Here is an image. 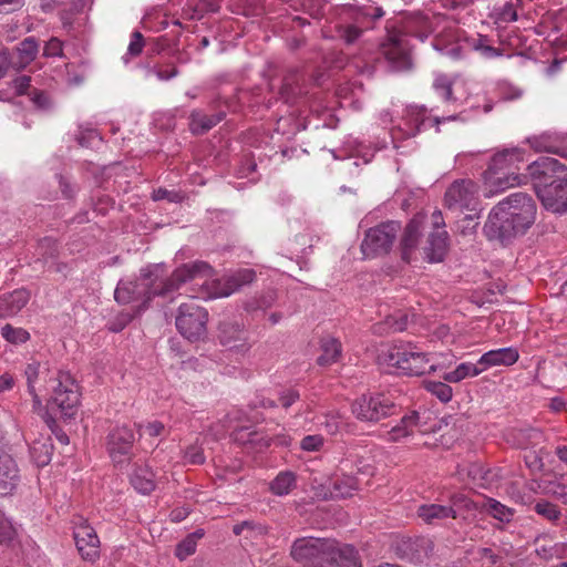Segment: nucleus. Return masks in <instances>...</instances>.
Instances as JSON below:
<instances>
[{"label": "nucleus", "instance_id": "f257e3e1", "mask_svg": "<svg viewBox=\"0 0 567 567\" xmlns=\"http://www.w3.org/2000/svg\"><path fill=\"white\" fill-rule=\"evenodd\" d=\"M212 276V266L200 260L183 264L166 278L156 276L151 279V274L144 275V287H147L144 290V298L168 297L183 285L197 281H202L200 293L197 297L203 299L228 297L241 287L251 284L256 278V272L254 269L244 268L223 279L208 282Z\"/></svg>", "mask_w": 567, "mask_h": 567}, {"label": "nucleus", "instance_id": "f03ea898", "mask_svg": "<svg viewBox=\"0 0 567 567\" xmlns=\"http://www.w3.org/2000/svg\"><path fill=\"white\" fill-rule=\"evenodd\" d=\"M378 360L380 364L396 368L409 377H419L444 368L436 353H426L411 342L392 344L379 354Z\"/></svg>", "mask_w": 567, "mask_h": 567}, {"label": "nucleus", "instance_id": "7ed1b4c3", "mask_svg": "<svg viewBox=\"0 0 567 567\" xmlns=\"http://www.w3.org/2000/svg\"><path fill=\"white\" fill-rule=\"evenodd\" d=\"M48 389L51 391L48 408L59 410L64 419H73L80 404V391L71 374L56 372L48 380Z\"/></svg>", "mask_w": 567, "mask_h": 567}, {"label": "nucleus", "instance_id": "20e7f679", "mask_svg": "<svg viewBox=\"0 0 567 567\" xmlns=\"http://www.w3.org/2000/svg\"><path fill=\"white\" fill-rule=\"evenodd\" d=\"M199 293L179 305L175 320L178 332L189 341L202 340L207 333L208 312L194 300Z\"/></svg>", "mask_w": 567, "mask_h": 567}, {"label": "nucleus", "instance_id": "39448f33", "mask_svg": "<svg viewBox=\"0 0 567 567\" xmlns=\"http://www.w3.org/2000/svg\"><path fill=\"white\" fill-rule=\"evenodd\" d=\"M332 539L318 537L297 538L290 548V556L297 563L326 567L324 563L331 550Z\"/></svg>", "mask_w": 567, "mask_h": 567}, {"label": "nucleus", "instance_id": "423d86ee", "mask_svg": "<svg viewBox=\"0 0 567 567\" xmlns=\"http://www.w3.org/2000/svg\"><path fill=\"white\" fill-rule=\"evenodd\" d=\"M352 413L360 421L379 422L380 420L396 413L394 401L382 393L375 395H362L352 403Z\"/></svg>", "mask_w": 567, "mask_h": 567}, {"label": "nucleus", "instance_id": "0eeeda50", "mask_svg": "<svg viewBox=\"0 0 567 567\" xmlns=\"http://www.w3.org/2000/svg\"><path fill=\"white\" fill-rule=\"evenodd\" d=\"M504 206V210L509 218L519 228L523 234L532 226L536 217V204L534 199L525 193H514L498 203Z\"/></svg>", "mask_w": 567, "mask_h": 567}, {"label": "nucleus", "instance_id": "6e6552de", "mask_svg": "<svg viewBox=\"0 0 567 567\" xmlns=\"http://www.w3.org/2000/svg\"><path fill=\"white\" fill-rule=\"evenodd\" d=\"M535 192L551 186L557 179L567 176V166L554 157L543 156L527 166Z\"/></svg>", "mask_w": 567, "mask_h": 567}, {"label": "nucleus", "instance_id": "1a4fd4ad", "mask_svg": "<svg viewBox=\"0 0 567 567\" xmlns=\"http://www.w3.org/2000/svg\"><path fill=\"white\" fill-rule=\"evenodd\" d=\"M399 225L394 221L383 223L377 227L370 228L361 244V250L365 257H373L389 252L391 249Z\"/></svg>", "mask_w": 567, "mask_h": 567}, {"label": "nucleus", "instance_id": "9d476101", "mask_svg": "<svg viewBox=\"0 0 567 567\" xmlns=\"http://www.w3.org/2000/svg\"><path fill=\"white\" fill-rule=\"evenodd\" d=\"M484 234L489 240H497L504 244L523 234V231L516 228L514 221L504 210V206L497 204L488 215L484 225Z\"/></svg>", "mask_w": 567, "mask_h": 567}, {"label": "nucleus", "instance_id": "9b49d317", "mask_svg": "<svg viewBox=\"0 0 567 567\" xmlns=\"http://www.w3.org/2000/svg\"><path fill=\"white\" fill-rule=\"evenodd\" d=\"M424 223L425 216L416 215L410 220L403 231L400 243L401 258L408 264L417 260V255H420L421 258L425 260L423 248L421 250L419 249V243L422 236V230L424 228Z\"/></svg>", "mask_w": 567, "mask_h": 567}, {"label": "nucleus", "instance_id": "f8f14e48", "mask_svg": "<svg viewBox=\"0 0 567 567\" xmlns=\"http://www.w3.org/2000/svg\"><path fill=\"white\" fill-rule=\"evenodd\" d=\"M432 224L435 230L429 235L423 247L424 259L427 262H440L447 251V233L442 229L445 224L440 210L433 212Z\"/></svg>", "mask_w": 567, "mask_h": 567}, {"label": "nucleus", "instance_id": "ddd939ff", "mask_svg": "<svg viewBox=\"0 0 567 567\" xmlns=\"http://www.w3.org/2000/svg\"><path fill=\"white\" fill-rule=\"evenodd\" d=\"M134 443L133 431L126 426L113 429L107 436V451L114 463L121 464L130 460Z\"/></svg>", "mask_w": 567, "mask_h": 567}, {"label": "nucleus", "instance_id": "4468645a", "mask_svg": "<svg viewBox=\"0 0 567 567\" xmlns=\"http://www.w3.org/2000/svg\"><path fill=\"white\" fill-rule=\"evenodd\" d=\"M74 542L83 560L94 563L100 557V539L85 522L74 528Z\"/></svg>", "mask_w": 567, "mask_h": 567}, {"label": "nucleus", "instance_id": "2eb2a0df", "mask_svg": "<svg viewBox=\"0 0 567 567\" xmlns=\"http://www.w3.org/2000/svg\"><path fill=\"white\" fill-rule=\"evenodd\" d=\"M556 182L551 186L542 188L536 194L547 210L564 214L567 212V176Z\"/></svg>", "mask_w": 567, "mask_h": 567}, {"label": "nucleus", "instance_id": "dca6fc26", "mask_svg": "<svg viewBox=\"0 0 567 567\" xmlns=\"http://www.w3.org/2000/svg\"><path fill=\"white\" fill-rule=\"evenodd\" d=\"M476 185L472 181H456L445 193V202L450 207L468 208L476 200Z\"/></svg>", "mask_w": 567, "mask_h": 567}, {"label": "nucleus", "instance_id": "f3484780", "mask_svg": "<svg viewBox=\"0 0 567 567\" xmlns=\"http://www.w3.org/2000/svg\"><path fill=\"white\" fill-rule=\"evenodd\" d=\"M429 429L425 427V421L416 411L404 415L400 423L386 432V440L390 442H398L410 435L417 433H426Z\"/></svg>", "mask_w": 567, "mask_h": 567}, {"label": "nucleus", "instance_id": "a211bd4d", "mask_svg": "<svg viewBox=\"0 0 567 567\" xmlns=\"http://www.w3.org/2000/svg\"><path fill=\"white\" fill-rule=\"evenodd\" d=\"M382 53L396 71L408 70L411 68V56L408 43L401 38H391L383 45Z\"/></svg>", "mask_w": 567, "mask_h": 567}, {"label": "nucleus", "instance_id": "6ab92c4d", "mask_svg": "<svg viewBox=\"0 0 567 567\" xmlns=\"http://www.w3.org/2000/svg\"><path fill=\"white\" fill-rule=\"evenodd\" d=\"M326 567H362L358 551L351 545H339L332 539L331 550L324 563Z\"/></svg>", "mask_w": 567, "mask_h": 567}, {"label": "nucleus", "instance_id": "aec40b11", "mask_svg": "<svg viewBox=\"0 0 567 567\" xmlns=\"http://www.w3.org/2000/svg\"><path fill=\"white\" fill-rule=\"evenodd\" d=\"M218 338L225 347L236 350H246V332L244 326L237 321H223L218 327Z\"/></svg>", "mask_w": 567, "mask_h": 567}, {"label": "nucleus", "instance_id": "412c9836", "mask_svg": "<svg viewBox=\"0 0 567 567\" xmlns=\"http://www.w3.org/2000/svg\"><path fill=\"white\" fill-rule=\"evenodd\" d=\"M485 183L489 193L496 194L506 190L515 185H520L526 176L515 172H504L487 168L484 173Z\"/></svg>", "mask_w": 567, "mask_h": 567}, {"label": "nucleus", "instance_id": "4be33fe9", "mask_svg": "<svg viewBox=\"0 0 567 567\" xmlns=\"http://www.w3.org/2000/svg\"><path fill=\"white\" fill-rule=\"evenodd\" d=\"M19 482V471L14 460L0 451V496L10 495Z\"/></svg>", "mask_w": 567, "mask_h": 567}, {"label": "nucleus", "instance_id": "5701e85b", "mask_svg": "<svg viewBox=\"0 0 567 567\" xmlns=\"http://www.w3.org/2000/svg\"><path fill=\"white\" fill-rule=\"evenodd\" d=\"M519 358L518 350L513 347L499 348L485 352L480 359L478 364L483 372L492 367L505 365L509 367L517 362Z\"/></svg>", "mask_w": 567, "mask_h": 567}, {"label": "nucleus", "instance_id": "b1692460", "mask_svg": "<svg viewBox=\"0 0 567 567\" xmlns=\"http://www.w3.org/2000/svg\"><path fill=\"white\" fill-rule=\"evenodd\" d=\"M30 292L25 289H17L0 296V319L13 317L29 302Z\"/></svg>", "mask_w": 567, "mask_h": 567}, {"label": "nucleus", "instance_id": "393cba45", "mask_svg": "<svg viewBox=\"0 0 567 567\" xmlns=\"http://www.w3.org/2000/svg\"><path fill=\"white\" fill-rule=\"evenodd\" d=\"M524 161V152L518 147L504 148L497 152L491 159L489 169L514 172L518 163Z\"/></svg>", "mask_w": 567, "mask_h": 567}, {"label": "nucleus", "instance_id": "a878e982", "mask_svg": "<svg viewBox=\"0 0 567 567\" xmlns=\"http://www.w3.org/2000/svg\"><path fill=\"white\" fill-rule=\"evenodd\" d=\"M40 42L34 37L23 39L16 48L18 60H14V70L19 71L33 62L39 53Z\"/></svg>", "mask_w": 567, "mask_h": 567}, {"label": "nucleus", "instance_id": "bb28decb", "mask_svg": "<svg viewBox=\"0 0 567 567\" xmlns=\"http://www.w3.org/2000/svg\"><path fill=\"white\" fill-rule=\"evenodd\" d=\"M225 116L224 112H218L212 115L205 114L200 111H193L190 114V131L194 134H204L208 132L210 128L216 126L219 122L223 121Z\"/></svg>", "mask_w": 567, "mask_h": 567}, {"label": "nucleus", "instance_id": "cd10ccee", "mask_svg": "<svg viewBox=\"0 0 567 567\" xmlns=\"http://www.w3.org/2000/svg\"><path fill=\"white\" fill-rule=\"evenodd\" d=\"M320 348L322 353L317 359L319 365H330L336 363L341 357V343L333 337H323L320 341Z\"/></svg>", "mask_w": 567, "mask_h": 567}, {"label": "nucleus", "instance_id": "c85d7f7f", "mask_svg": "<svg viewBox=\"0 0 567 567\" xmlns=\"http://www.w3.org/2000/svg\"><path fill=\"white\" fill-rule=\"evenodd\" d=\"M419 516L427 524H433L435 520L444 518H455V511L452 506L440 504L422 505L417 509Z\"/></svg>", "mask_w": 567, "mask_h": 567}, {"label": "nucleus", "instance_id": "c756f323", "mask_svg": "<svg viewBox=\"0 0 567 567\" xmlns=\"http://www.w3.org/2000/svg\"><path fill=\"white\" fill-rule=\"evenodd\" d=\"M477 508L501 522H509L514 515L512 508L491 497L483 499Z\"/></svg>", "mask_w": 567, "mask_h": 567}, {"label": "nucleus", "instance_id": "7c9ffc66", "mask_svg": "<svg viewBox=\"0 0 567 567\" xmlns=\"http://www.w3.org/2000/svg\"><path fill=\"white\" fill-rule=\"evenodd\" d=\"M483 372L482 367L477 363L463 362L458 364L453 371L443 374L445 382L457 383L468 377H477Z\"/></svg>", "mask_w": 567, "mask_h": 567}, {"label": "nucleus", "instance_id": "2f4dec72", "mask_svg": "<svg viewBox=\"0 0 567 567\" xmlns=\"http://www.w3.org/2000/svg\"><path fill=\"white\" fill-rule=\"evenodd\" d=\"M205 535L204 529L199 528L195 532L188 534L184 539H182L175 547V556L179 560H185L187 557L195 554L197 548V542L202 539Z\"/></svg>", "mask_w": 567, "mask_h": 567}, {"label": "nucleus", "instance_id": "473e14b6", "mask_svg": "<svg viewBox=\"0 0 567 567\" xmlns=\"http://www.w3.org/2000/svg\"><path fill=\"white\" fill-rule=\"evenodd\" d=\"M296 475L290 471L280 472L270 483V491L277 496L288 495L296 487Z\"/></svg>", "mask_w": 567, "mask_h": 567}, {"label": "nucleus", "instance_id": "72a5a7b5", "mask_svg": "<svg viewBox=\"0 0 567 567\" xmlns=\"http://www.w3.org/2000/svg\"><path fill=\"white\" fill-rule=\"evenodd\" d=\"M358 488V480L353 476L344 475L332 481L330 494L334 498H344L351 496Z\"/></svg>", "mask_w": 567, "mask_h": 567}, {"label": "nucleus", "instance_id": "f704fd0d", "mask_svg": "<svg viewBox=\"0 0 567 567\" xmlns=\"http://www.w3.org/2000/svg\"><path fill=\"white\" fill-rule=\"evenodd\" d=\"M534 511L544 519L553 524H556L561 518V512L559 507L546 499L537 501L534 505Z\"/></svg>", "mask_w": 567, "mask_h": 567}, {"label": "nucleus", "instance_id": "c9c22d12", "mask_svg": "<svg viewBox=\"0 0 567 567\" xmlns=\"http://www.w3.org/2000/svg\"><path fill=\"white\" fill-rule=\"evenodd\" d=\"M138 284L133 281H120L114 296L117 302L128 303L136 298Z\"/></svg>", "mask_w": 567, "mask_h": 567}, {"label": "nucleus", "instance_id": "e433bc0d", "mask_svg": "<svg viewBox=\"0 0 567 567\" xmlns=\"http://www.w3.org/2000/svg\"><path fill=\"white\" fill-rule=\"evenodd\" d=\"M235 440L244 444L249 443L260 447L269 446L271 441V439L262 436L258 432H247L246 429L236 431Z\"/></svg>", "mask_w": 567, "mask_h": 567}, {"label": "nucleus", "instance_id": "4c0bfd02", "mask_svg": "<svg viewBox=\"0 0 567 567\" xmlns=\"http://www.w3.org/2000/svg\"><path fill=\"white\" fill-rule=\"evenodd\" d=\"M425 389L443 403L452 400L453 390L445 382L429 381L425 383Z\"/></svg>", "mask_w": 567, "mask_h": 567}, {"label": "nucleus", "instance_id": "58836bf2", "mask_svg": "<svg viewBox=\"0 0 567 567\" xmlns=\"http://www.w3.org/2000/svg\"><path fill=\"white\" fill-rule=\"evenodd\" d=\"M1 336L10 343H24L30 339V333L23 328H16L9 323L2 327Z\"/></svg>", "mask_w": 567, "mask_h": 567}, {"label": "nucleus", "instance_id": "ea45409f", "mask_svg": "<svg viewBox=\"0 0 567 567\" xmlns=\"http://www.w3.org/2000/svg\"><path fill=\"white\" fill-rule=\"evenodd\" d=\"M453 82L444 74H437L433 81L436 93L446 102L453 101Z\"/></svg>", "mask_w": 567, "mask_h": 567}, {"label": "nucleus", "instance_id": "a19ab883", "mask_svg": "<svg viewBox=\"0 0 567 567\" xmlns=\"http://www.w3.org/2000/svg\"><path fill=\"white\" fill-rule=\"evenodd\" d=\"M528 143L530 147H533L536 152H555V145L553 144L550 137L547 135L533 136L528 138Z\"/></svg>", "mask_w": 567, "mask_h": 567}, {"label": "nucleus", "instance_id": "79ce46f5", "mask_svg": "<svg viewBox=\"0 0 567 567\" xmlns=\"http://www.w3.org/2000/svg\"><path fill=\"white\" fill-rule=\"evenodd\" d=\"M44 372L40 370L39 363H30L27 365L24 374L27 378V384H28V392L30 394H34V383L38 380L40 375H42Z\"/></svg>", "mask_w": 567, "mask_h": 567}, {"label": "nucleus", "instance_id": "37998d69", "mask_svg": "<svg viewBox=\"0 0 567 567\" xmlns=\"http://www.w3.org/2000/svg\"><path fill=\"white\" fill-rule=\"evenodd\" d=\"M142 53V32L136 30L133 32L132 40L128 44L127 52L123 55L124 63L128 62V56H138Z\"/></svg>", "mask_w": 567, "mask_h": 567}, {"label": "nucleus", "instance_id": "c03bdc74", "mask_svg": "<svg viewBox=\"0 0 567 567\" xmlns=\"http://www.w3.org/2000/svg\"><path fill=\"white\" fill-rule=\"evenodd\" d=\"M323 445V437L321 435H307L300 442V447L303 451L316 452Z\"/></svg>", "mask_w": 567, "mask_h": 567}, {"label": "nucleus", "instance_id": "a18cd8bd", "mask_svg": "<svg viewBox=\"0 0 567 567\" xmlns=\"http://www.w3.org/2000/svg\"><path fill=\"white\" fill-rule=\"evenodd\" d=\"M16 532L12 524L4 517L0 511V544L10 542Z\"/></svg>", "mask_w": 567, "mask_h": 567}, {"label": "nucleus", "instance_id": "49530a36", "mask_svg": "<svg viewBox=\"0 0 567 567\" xmlns=\"http://www.w3.org/2000/svg\"><path fill=\"white\" fill-rule=\"evenodd\" d=\"M297 83V74L290 73L285 76L282 86H281V95L289 100L290 97L295 96L298 92L295 87V84Z\"/></svg>", "mask_w": 567, "mask_h": 567}, {"label": "nucleus", "instance_id": "de8ad7c7", "mask_svg": "<svg viewBox=\"0 0 567 567\" xmlns=\"http://www.w3.org/2000/svg\"><path fill=\"white\" fill-rule=\"evenodd\" d=\"M184 458H185L186 463H189L193 465L203 464L205 462V455H204L203 449L199 446H195V445L189 446L185 451Z\"/></svg>", "mask_w": 567, "mask_h": 567}, {"label": "nucleus", "instance_id": "09e8293b", "mask_svg": "<svg viewBox=\"0 0 567 567\" xmlns=\"http://www.w3.org/2000/svg\"><path fill=\"white\" fill-rule=\"evenodd\" d=\"M63 44L58 38H51L44 45L43 55L47 58L61 56Z\"/></svg>", "mask_w": 567, "mask_h": 567}, {"label": "nucleus", "instance_id": "8fccbe9b", "mask_svg": "<svg viewBox=\"0 0 567 567\" xmlns=\"http://www.w3.org/2000/svg\"><path fill=\"white\" fill-rule=\"evenodd\" d=\"M485 42L486 39L481 38L478 42L474 45V48L478 50L485 58L493 59L503 55V50L491 47Z\"/></svg>", "mask_w": 567, "mask_h": 567}, {"label": "nucleus", "instance_id": "3c124183", "mask_svg": "<svg viewBox=\"0 0 567 567\" xmlns=\"http://www.w3.org/2000/svg\"><path fill=\"white\" fill-rule=\"evenodd\" d=\"M44 421L48 424V426L50 427V430L52 431V433L55 435L56 440L61 444L68 445L70 442L69 436L61 429H59V426L55 423V420L51 415L45 413Z\"/></svg>", "mask_w": 567, "mask_h": 567}, {"label": "nucleus", "instance_id": "603ef678", "mask_svg": "<svg viewBox=\"0 0 567 567\" xmlns=\"http://www.w3.org/2000/svg\"><path fill=\"white\" fill-rule=\"evenodd\" d=\"M362 34V30L355 25L349 24L341 30V38L347 44L354 43Z\"/></svg>", "mask_w": 567, "mask_h": 567}, {"label": "nucleus", "instance_id": "864d4df0", "mask_svg": "<svg viewBox=\"0 0 567 567\" xmlns=\"http://www.w3.org/2000/svg\"><path fill=\"white\" fill-rule=\"evenodd\" d=\"M385 324L393 332H400L406 329L408 326V317L405 315H401L399 318L388 317L385 320Z\"/></svg>", "mask_w": 567, "mask_h": 567}, {"label": "nucleus", "instance_id": "5fc2aeb1", "mask_svg": "<svg viewBox=\"0 0 567 567\" xmlns=\"http://www.w3.org/2000/svg\"><path fill=\"white\" fill-rule=\"evenodd\" d=\"M14 69V60L8 49L0 50V79L6 75L9 69Z\"/></svg>", "mask_w": 567, "mask_h": 567}, {"label": "nucleus", "instance_id": "6e6d98bb", "mask_svg": "<svg viewBox=\"0 0 567 567\" xmlns=\"http://www.w3.org/2000/svg\"><path fill=\"white\" fill-rule=\"evenodd\" d=\"M299 396L300 395L296 390H285L280 393L279 402L285 409H288L299 399Z\"/></svg>", "mask_w": 567, "mask_h": 567}, {"label": "nucleus", "instance_id": "4d7b16f0", "mask_svg": "<svg viewBox=\"0 0 567 567\" xmlns=\"http://www.w3.org/2000/svg\"><path fill=\"white\" fill-rule=\"evenodd\" d=\"M132 315L130 313H120L118 317L110 324V330L113 332L122 331L126 324L132 320Z\"/></svg>", "mask_w": 567, "mask_h": 567}, {"label": "nucleus", "instance_id": "13d9d810", "mask_svg": "<svg viewBox=\"0 0 567 567\" xmlns=\"http://www.w3.org/2000/svg\"><path fill=\"white\" fill-rule=\"evenodd\" d=\"M498 19L503 22H513L517 20V12L512 3H506L499 14Z\"/></svg>", "mask_w": 567, "mask_h": 567}, {"label": "nucleus", "instance_id": "bf43d9fd", "mask_svg": "<svg viewBox=\"0 0 567 567\" xmlns=\"http://www.w3.org/2000/svg\"><path fill=\"white\" fill-rule=\"evenodd\" d=\"M548 491L554 497L567 504V485L560 483H553L550 484Z\"/></svg>", "mask_w": 567, "mask_h": 567}, {"label": "nucleus", "instance_id": "052dcab7", "mask_svg": "<svg viewBox=\"0 0 567 567\" xmlns=\"http://www.w3.org/2000/svg\"><path fill=\"white\" fill-rule=\"evenodd\" d=\"M32 101L33 103L42 110H47L50 107V97L44 92H40L38 90H34L32 92Z\"/></svg>", "mask_w": 567, "mask_h": 567}, {"label": "nucleus", "instance_id": "680f3d73", "mask_svg": "<svg viewBox=\"0 0 567 567\" xmlns=\"http://www.w3.org/2000/svg\"><path fill=\"white\" fill-rule=\"evenodd\" d=\"M156 486L153 472L144 467V494L155 491Z\"/></svg>", "mask_w": 567, "mask_h": 567}, {"label": "nucleus", "instance_id": "e2e57ef3", "mask_svg": "<svg viewBox=\"0 0 567 567\" xmlns=\"http://www.w3.org/2000/svg\"><path fill=\"white\" fill-rule=\"evenodd\" d=\"M31 78L28 75H22L16 79V89L19 94L27 93V90L30 87Z\"/></svg>", "mask_w": 567, "mask_h": 567}, {"label": "nucleus", "instance_id": "0e129e2a", "mask_svg": "<svg viewBox=\"0 0 567 567\" xmlns=\"http://www.w3.org/2000/svg\"><path fill=\"white\" fill-rule=\"evenodd\" d=\"M13 378L12 375L6 373L0 377V392L10 390L13 386Z\"/></svg>", "mask_w": 567, "mask_h": 567}, {"label": "nucleus", "instance_id": "69168bd1", "mask_svg": "<svg viewBox=\"0 0 567 567\" xmlns=\"http://www.w3.org/2000/svg\"><path fill=\"white\" fill-rule=\"evenodd\" d=\"M163 431L164 424L157 421L150 423L147 426V432L151 436H158L163 433Z\"/></svg>", "mask_w": 567, "mask_h": 567}, {"label": "nucleus", "instance_id": "338daca9", "mask_svg": "<svg viewBox=\"0 0 567 567\" xmlns=\"http://www.w3.org/2000/svg\"><path fill=\"white\" fill-rule=\"evenodd\" d=\"M383 14L384 11L380 7H369L364 12L365 17H370L373 20L380 19Z\"/></svg>", "mask_w": 567, "mask_h": 567}, {"label": "nucleus", "instance_id": "774afa93", "mask_svg": "<svg viewBox=\"0 0 567 567\" xmlns=\"http://www.w3.org/2000/svg\"><path fill=\"white\" fill-rule=\"evenodd\" d=\"M189 512L186 508H176L172 511L171 518L173 522H181L188 516Z\"/></svg>", "mask_w": 567, "mask_h": 567}]
</instances>
